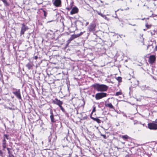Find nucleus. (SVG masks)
Listing matches in <instances>:
<instances>
[{
  "label": "nucleus",
  "mask_w": 157,
  "mask_h": 157,
  "mask_svg": "<svg viewBox=\"0 0 157 157\" xmlns=\"http://www.w3.org/2000/svg\"><path fill=\"white\" fill-rule=\"evenodd\" d=\"M101 136H102L104 139H105L106 138V136L105 135H103L101 134Z\"/></svg>",
  "instance_id": "nucleus-31"
},
{
  "label": "nucleus",
  "mask_w": 157,
  "mask_h": 157,
  "mask_svg": "<svg viewBox=\"0 0 157 157\" xmlns=\"http://www.w3.org/2000/svg\"><path fill=\"white\" fill-rule=\"evenodd\" d=\"M123 36V35H119V36H120V37H121V38L122 37V36Z\"/></svg>",
  "instance_id": "nucleus-47"
},
{
  "label": "nucleus",
  "mask_w": 157,
  "mask_h": 157,
  "mask_svg": "<svg viewBox=\"0 0 157 157\" xmlns=\"http://www.w3.org/2000/svg\"><path fill=\"white\" fill-rule=\"evenodd\" d=\"M150 87L149 86H146V90H150Z\"/></svg>",
  "instance_id": "nucleus-33"
},
{
  "label": "nucleus",
  "mask_w": 157,
  "mask_h": 157,
  "mask_svg": "<svg viewBox=\"0 0 157 157\" xmlns=\"http://www.w3.org/2000/svg\"><path fill=\"white\" fill-rule=\"evenodd\" d=\"M121 93L120 92H116V95L117 96H119L120 95H121Z\"/></svg>",
  "instance_id": "nucleus-27"
},
{
  "label": "nucleus",
  "mask_w": 157,
  "mask_h": 157,
  "mask_svg": "<svg viewBox=\"0 0 157 157\" xmlns=\"http://www.w3.org/2000/svg\"><path fill=\"white\" fill-rule=\"evenodd\" d=\"M2 146L4 150L6 148V144H2Z\"/></svg>",
  "instance_id": "nucleus-28"
},
{
  "label": "nucleus",
  "mask_w": 157,
  "mask_h": 157,
  "mask_svg": "<svg viewBox=\"0 0 157 157\" xmlns=\"http://www.w3.org/2000/svg\"><path fill=\"white\" fill-rule=\"evenodd\" d=\"M133 122L134 124H139L140 123V122H139L138 121L136 120H134Z\"/></svg>",
  "instance_id": "nucleus-26"
},
{
  "label": "nucleus",
  "mask_w": 157,
  "mask_h": 157,
  "mask_svg": "<svg viewBox=\"0 0 157 157\" xmlns=\"http://www.w3.org/2000/svg\"><path fill=\"white\" fill-rule=\"evenodd\" d=\"M71 40H68L67 42V45H68L71 42Z\"/></svg>",
  "instance_id": "nucleus-36"
},
{
  "label": "nucleus",
  "mask_w": 157,
  "mask_h": 157,
  "mask_svg": "<svg viewBox=\"0 0 157 157\" xmlns=\"http://www.w3.org/2000/svg\"><path fill=\"white\" fill-rule=\"evenodd\" d=\"M121 137L124 140H126L129 138V137L127 135L122 136Z\"/></svg>",
  "instance_id": "nucleus-20"
},
{
  "label": "nucleus",
  "mask_w": 157,
  "mask_h": 157,
  "mask_svg": "<svg viewBox=\"0 0 157 157\" xmlns=\"http://www.w3.org/2000/svg\"><path fill=\"white\" fill-rule=\"evenodd\" d=\"M43 10V11L44 13V17L45 18L46 16H47V13L44 10Z\"/></svg>",
  "instance_id": "nucleus-24"
},
{
  "label": "nucleus",
  "mask_w": 157,
  "mask_h": 157,
  "mask_svg": "<svg viewBox=\"0 0 157 157\" xmlns=\"http://www.w3.org/2000/svg\"><path fill=\"white\" fill-rule=\"evenodd\" d=\"M6 139L3 138V139L2 140V144H6Z\"/></svg>",
  "instance_id": "nucleus-29"
},
{
  "label": "nucleus",
  "mask_w": 157,
  "mask_h": 157,
  "mask_svg": "<svg viewBox=\"0 0 157 157\" xmlns=\"http://www.w3.org/2000/svg\"><path fill=\"white\" fill-rule=\"evenodd\" d=\"M153 91H155V92H156V91L155 90H153Z\"/></svg>",
  "instance_id": "nucleus-52"
},
{
  "label": "nucleus",
  "mask_w": 157,
  "mask_h": 157,
  "mask_svg": "<svg viewBox=\"0 0 157 157\" xmlns=\"http://www.w3.org/2000/svg\"><path fill=\"white\" fill-rule=\"evenodd\" d=\"M66 0L67 1V0Z\"/></svg>",
  "instance_id": "nucleus-54"
},
{
  "label": "nucleus",
  "mask_w": 157,
  "mask_h": 157,
  "mask_svg": "<svg viewBox=\"0 0 157 157\" xmlns=\"http://www.w3.org/2000/svg\"><path fill=\"white\" fill-rule=\"evenodd\" d=\"M52 102L54 104L57 105L59 106L62 105L63 103L62 101L58 100L57 98H56L55 100H53Z\"/></svg>",
  "instance_id": "nucleus-7"
},
{
  "label": "nucleus",
  "mask_w": 157,
  "mask_h": 157,
  "mask_svg": "<svg viewBox=\"0 0 157 157\" xmlns=\"http://www.w3.org/2000/svg\"><path fill=\"white\" fill-rule=\"evenodd\" d=\"M107 95V94L106 93L103 92L95 94V98L96 100H98L106 97Z\"/></svg>",
  "instance_id": "nucleus-2"
},
{
  "label": "nucleus",
  "mask_w": 157,
  "mask_h": 157,
  "mask_svg": "<svg viewBox=\"0 0 157 157\" xmlns=\"http://www.w3.org/2000/svg\"><path fill=\"white\" fill-rule=\"evenodd\" d=\"M59 107L62 110V111L64 112H65V109H64L63 108V107L62 106V105H60V106H59Z\"/></svg>",
  "instance_id": "nucleus-25"
},
{
  "label": "nucleus",
  "mask_w": 157,
  "mask_h": 157,
  "mask_svg": "<svg viewBox=\"0 0 157 157\" xmlns=\"http://www.w3.org/2000/svg\"><path fill=\"white\" fill-rule=\"evenodd\" d=\"M57 139V136L56 135H52L49 137V142L52 141V142L55 141Z\"/></svg>",
  "instance_id": "nucleus-10"
},
{
  "label": "nucleus",
  "mask_w": 157,
  "mask_h": 157,
  "mask_svg": "<svg viewBox=\"0 0 157 157\" xmlns=\"http://www.w3.org/2000/svg\"><path fill=\"white\" fill-rule=\"evenodd\" d=\"M8 157H15L12 154L9 155Z\"/></svg>",
  "instance_id": "nucleus-30"
},
{
  "label": "nucleus",
  "mask_w": 157,
  "mask_h": 157,
  "mask_svg": "<svg viewBox=\"0 0 157 157\" xmlns=\"http://www.w3.org/2000/svg\"><path fill=\"white\" fill-rule=\"evenodd\" d=\"M6 149H7V150L8 151V153L9 155L11 154L12 153V152H11L10 151V150H11V148H9V147H7V148H6Z\"/></svg>",
  "instance_id": "nucleus-22"
},
{
  "label": "nucleus",
  "mask_w": 157,
  "mask_h": 157,
  "mask_svg": "<svg viewBox=\"0 0 157 157\" xmlns=\"http://www.w3.org/2000/svg\"><path fill=\"white\" fill-rule=\"evenodd\" d=\"M105 15H104L103 14H102L101 16L102 17H105Z\"/></svg>",
  "instance_id": "nucleus-42"
},
{
  "label": "nucleus",
  "mask_w": 157,
  "mask_h": 157,
  "mask_svg": "<svg viewBox=\"0 0 157 157\" xmlns=\"http://www.w3.org/2000/svg\"><path fill=\"white\" fill-rule=\"evenodd\" d=\"M148 126L150 129H157V124L155 123H150L148 124Z\"/></svg>",
  "instance_id": "nucleus-4"
},
{
  "label": "nucleus",
  "mask_w": 157,
  "mask_h": 157,
  "mask_svg": "<svg viewBox=\"0 0 157 157\" xmlns=\"http://www.w3.org/2000/svg\"><path fill=\"white\" fill-rule=\"evenodd\" d=\"M53 4L56 7H59L61 5V0H55Z\"/></svg>",
  "instance_id": "nucleus-6"
},
{
  "label": "nucleus",
  "mask_w": 157,
  "mask_h": 157,
  "mask_svg": "<svg viewBox=\"0 0 157 157\" xmlns=\"http://www.w3.org/2000/svg\"><path fill=\"white\" fill-rule=\"evenodd\" d=\"M149 26L147 25H146V27H147V28H149Z\"/></svg>",
  "instance_id": "nucleus-44"
},
{
  "label": "nucleus",
  "mask_w": 157,
  "mask_h": 157,
  "mask_svg": "<svg viewBox=\"0 0 157 157\" xmlns=\"http://www.w3.org/2000/svg\"><path fill=\"white\" fill-rule=\"evenodd\" d=\"M155 122L157 123V119H156L155 121Z\"/></svg>",
  "instance_id": "nucleus-45"
},
{
  "label": "nucleus",
  "mask_w": 157,
  "mask_h": 157,
  "mask_svg": "<svg viewBox=\"0 0 157 157\" xmlns=\"http://www.w3.org/2000/svg\"><path fill=\"white\" fill-rule=\"evenodd\" d=\"M50 114L51 115L50 116L51 121L52 122H54L55 121V120L54 117V115L53 113V112L52 110H50Z\"/></svg>",
  "instance_id": "nucleus-14"
},
{
  "label": "nucleus",
  "mask_w": 157,
  "mask_h": 157,
  "mask_svg": "<svg viewBox=\"0 0 157 157\" xmlns=\"http://www.w3.org/2000/svg\"><path fill=\"white\" fill-rule=\"evenodd\" d=\"M96 25L95 24H91L88 27L90 31L94 32L95 30Z\"/></svg>",
  "instance_id": "nucleus-8"
},
{
  "label": "nucleus",
  "mask_w": 157,
  "mask_h": 157,
  "mask_svg": "<svg viewBox=\"0 0 157 157\" xmlns=\"http://www.w3.org/2000/svg\"><path fill=\"white\" fill-rule=\"evenodd\" d=\"M88 24H89V23L88 22H87L86 23V25H88Z\"/></svg>",
  "instance_id": "nucleus-50"
},
{
  "label": "nucleus",
  "mask_w": 157,
  "mask_h": 157,
  "mask_svg": "<svg viewBox=\"0 0 157 157\" xmlns=\"http://www.w3.org/2000/svg\"><path fill=\"white\" fill-rule=\"evenodd\" d=\"M3 154V153L2 151L1 150H0V155L1 156H2Z\"/></svg>",
  "instance_id": "nucleus-32"
},
{
  "label": "nucleus",
  "mask_w": 157,
  "mask_h": 157,
  "mask_svg": "<svg viewBox=\"0 0 157 157\" xmlns=\"http://www.w3.org/2000/svg\"><path fill=\"white\" fill-rule=\"evenodd\" d=\"M125 157H129V155H126Z\"/></svg>",
  "instance_id": "nucleus-40"
},
{
  "label": "nucleus",
  "mask_w": 157,
  "mask_h": 157,
  "mask_svg": "<svg viewBox=\"0 0 157 157\" xmlns=\"http://www.w3.org/2000/svg\"><path fill=\"white\" fill-rule=\"evenodd\" d=\"M52 21H48V22H52Z\"/></svg>",
  "instance_id": "nucleus-49"
},
{
  "label": "nucleus",
  "mask_w": 157,
  "mask_h": 157,
  "mask_svg": "<svg viewBox=\"0 0 157 157\" xmlns=\"http://www.w3.org/2000/svg\"><path fill=\"white\" fill-rule=\"evenodd\" d=\"M104 18L105 19L107 20H109V19L107 18V17H106V16L105 15V17H104Z\"/></svg>",
  "instance_id": "nucleus-37"
},
{
  "label": "nucleus",
  "mask_w": 157,
  "mask_h": 157,
  "mask_svg": "<svg viewBox=\"0 0 157 157\" xmlns=\"http://www.w3.org/2000/svg\"><path fill=\"white\" fill-rule=\"evenodd\" d=\"M33 66V63H28L26 65V67L28 68V69L30 70L31 67Z\"/></svg>",
  "instance_id": "nucleus-15"
},
{
  "label": "nucleus",
  "mask_w": 157,
  "mask_h": 157,
  "mask_svg": "<svg viewBox=\"0 0 157 157\" xmlns=\"http://www.w3.org/2000/svg\"><path fill=\"white\" fill-rule=\"evenodd\" d=\"M150 47H152L153 48V46H152L151 45H148L147 46V49H148V48H149Z\"/></svg>",
  "instance_id": "nucleus-39"
},
{
  "label": "nucleus",
  "mask_w": 157,
  "mask_h": 157,
  "mask_svg": "<svg viewBox=\"0 0 157 157\" xmlns=\"http://www.w3.org/2000/svg\"><path fill=\"white\" fill-rule=\"evenodd\" d=\"M117 81L119 82H121V79L122 78L120 77H118L117 78Z\"/></svg>",
  "instance_id": "nucleus-23"
},
{
  "label": "nucleus",
  "mask_w": 157,
  "mask_h": 157,
  "mask_svg": "<svg viewBox=\"0 0 157 157\" xmlns=\"http://www.w3.org/2000/svg\"><path fill=\"white\" fill-rule=\"evenodd\" d=\"M144 19H145L144 18H143V19H142V20H144Z\"/></svg>",
  "instance_id": "nucleus-51"
},
{
  "label": "nucleus",
  "mask_w": 157,
  "mask_h": 157,
  "mask_svg": "<svg viewBox=\"0 0 157 157\" xmlns=\"http://www.w3.org/2000/svg\"><path fill=\"white\" fill-rule=\"evenodd\" d=\"M141 89L142 90H146V85H143L140 86Z\"/></svg>",
  "instance_id": "nucleus-21"
},
{
  "label": "nucleus",
  "mask_w": 157,
  "mask_h": 157,
  "mask_svg": "<svg viewBox=\"0 0 157 157\" xmlns=\"http://www.w3.org/2000/svg\"><path fill=\"white\" fill-rule=\"evenodd\" d=\"M95 107H94V109H93V110H92V112L91 113V114H92L94 112H95Z\"/></svg>",
  "instance_id": "nucleus-35"
},
{
  "label": "nucleus",
  "mask_w": 157,
  "mask_h": 157,
  "mask_svg": "<svg viewBox=\"0 0 157 157\" xmlns=\"http://www.w3.org/2000/svg\"><path fill=\"white\" fill-rule=\"evenodd\" d=\"M3 138L7 140H9L10 139L9 136L7 134H4L3 136Z\"/></svg>",
  "instance_id": "nucleus-19"
},
{
  "label": "nucleus",
  "mask_w": 157,
  "mask_h": 157,
  "mask_svg": "<svg viewBox=\"0 0 157 157\" xmlns=\"http://www.w3.org/2000/svg\"><path fill=\"white\" fill-rule=\"evenodd\" d=\"M155 57L154 55H151L150 56L149 61L150 63H154L155 60Z\"/></svg>",
  "instance_id": "nucleus-9"
},
{
  "label": "nucleus",
  "mask_w": 157,
  "mask_h": 157,
  "mask_svg": "<svg viewBox=\"0 0 157 157\" xmlns=\"http://www.w3.org/2000/svg\"><path fill=\"white\" fill-rule=\"evenodd\" d=\"M71 8H67V9L68 10H70L71 9Z\"/></svg>",
  "instance_id": "nucleus-46"
},
{
  "label": "nucleus",
  "mask_w": 157,
  "mask_h": 157,
  "mask_svg": "<svg viewBox=\"0 0 157 157\" xmlns=\"http://www.w3.org/2000/svg\"><path fill=\"white\" fill-rule=\"evenodd\" d=\"M129 8H128L127 9H126V10H127V9H129Z\"/></svg>",
  "instance_id": "nucleus-53"
},
{
  "label": "nucleus",
  "mask_w": 157,
  "mask_h": 157,
  "mask_svg": "<svg viewBox=\"0 0 157 157\" xmlns=\"http://www.w3.org/2000/svg\"><path fill=\"white\" fill-rule=\"evenodd\" d=\"M38 58V57L37 56H35L34 57V59H37Z\"/></svg>",
  "instance_id": "nucleus-38"
},
{
  "label": "nucleus",
  "mask_w": 157,
  "mask_h": 157,
  "mask_svg": "<svg viewBox=\"0 0 157 157\" xmlns=\"http://www.w3.org/2000/svg\"><path fill=\"white\" fill-rule=\"evenodd\" d=\"M78 11V10L76 7H75L73 8L71 11L70 12V13L71 14H73L76 13H77Z\"/></svg>",
  "instance_id": "nucleus-11"
},
{
  "label": "nucleus",
  "mask_w": 157,
  "mask_h": 157,
  "mask_svg": "<svg viewBox=\"0 0 157 157\" xmlns=\"http://www.w3.org/2000/svg\"><path fill=\"white\" fill-rule=\"evenodd\" d=\"M105 106L111 109H114V107L111 103L105 104Z\"/></svg>",
  "instance_id": "nucleus-17"
},
{
  "label": "nucleus",
  "mask_w": 157,
  "mask_h": 157,
  "mask_svg": "<svg viewBox=\"0 0 157 157\" xmlns=\"http://www.w3.org/2000/svg\"><path fill=\"white\" fill-rule=\"evenodd\" d=\"M155 50L157 51V45L155 46Z\"/></svg>",
  "instance_id": "nucleus-43"
},
{
  "label": "nucleus",
  "mask_w": 157,
  "mask_h": 157,
  "mask_svg": "<svg viewBox=\"0 0 157 157\" xmlns=\"http://www.w3.org/2000/svg\"><path fill=\"white\" fill-rule=\"evenodd\" d=\"M97 13L98 15H100L101 16L102 15V14L100 12H98Z\"/></svg>",
  "instance_id": "nucleus-34"
},
{
  "label": "nucleus",
  "mask_w": 157,
  "mask_h": 157,
  "mask_svg": "<svg viewBox=\"0 0 157 157\" xmlns=\"http://www.w3.org/2000/svg\"><path fill=\"white\" fill-rule=\"evenodd\" d=\"M90 118L94 120V121L97 122L98 123H100L101 122V120L100 119H98V118H95L92 117L91 115L90 116Z\"/></svg>",
  "instance_id": "nucleus-18"
},
{
  "label": "nucleus",
  "mask_w": 157,
  "mask_h": 157,
  "mask_svg": "<svg viewBox=\"0 0 157 157\" xmlns=\"http://www.w3.org/2000/svg\"><path fill=\"white\" fill-rule=\"evenodd\" d=\"M4 3V6H10V4L7 2V0H1Z\"/></svg>",
  "instance_id": "nucleus-16"
},
{
  "label": "nucleus",
  "mask_w": 157,
  "mask_h": 157,
  "mask_svg": "<svg viewBox=\"0 0 157 157\" xmlns=\"http://www.w3.org/2000/svg\"><path fill=\"white\" fill-rule=\"evenodd\" d=\"M129 25H133V26H135V25H135V24H134V25H132V24H129Z\"/></svg>",
  "instance_id": "nucleus-48"
},
{
  "label": "nucleus",
  "mask_w": 157,
  "mask_h": 157,
  "mask_svg": "<svg viewBox=\"0 0 157 157\" xmlns=\"http://www.w3.org/2000/svg\"><path fill=\"white\" fill-rule=\"evenodd\" d=\"M133 86H136L139 84V81L135 79H134L131 82Z\"/></svg>",
  "instance_id": "nucleus-12"
},
{
  "label": "nucleus",
  "mask_w": 157,
  "mask_h": 157,
  "mask_svg": "<svg viewBox=\"0 0 157 157\" xmlns=\"http://www.w3.org/2000/svg\"><path fill=\"white\" fill-rule=\"evenodd\" d=\"M13 94L16 96L17 98L19 99H21V97L20 89L13 88Z\"/></svg>",
  "instance_id": "nucleus-3"
},
{
  "label": "nucleus",
  "mask_w": 157,
  "mask_h": 157,
  "mask_svg": "<svg viewBox=\"0 0 157 157\" xmlns=\"http://www.w3.org/2000/svg\"><path fill=\"white\" fill-rule=\"evenodd\" d=\"M92 86L95 90L100 92L106 91L108 88V86L105 85L97 83L93 84Z\"/></svg>",
  "instance_id": "nucleus-1"
},
{
  "label": "nucleus",
  "mask_w": 157,
  "mask_h": 157,
  "mask_svg": "<svg viewBox=\"0 0 157 157\" xmlns=\"http://www.w3.org/2000/svg\"><path fill=\"white\" fill-rule=\"evenodd\" d=\"M71 155L69 154L66 157H71Z\"/></svg>",
  "instance_id": "nucleus-41"
},
{
  "label": "nucleus",
  "mask_w": 157,
  "mask_h": 157,
  "mask_svg": "<svg viewBox=\"0 0 157 157\" xmlns=\"http://www.w3.org/2000/svg\"><path fill=\"white\" fill-rule=\"evenodd\" d=\"M81 35V33H80V34H74V35H72L71 36V37L69 38V40H71V41L72 40H73L74 39L79 36L80 35Z\"/></svg>",
  "instance_id": "nucleus-13"
},
{
  "label": "nucleus",
  "mask_w": 157,
  "mask_h": 157,
  "mask_svg": "<svg viewBox=\"0 0 157 157\" xmlns=\"http://www.w3.org/2000/svg\"><path fill=\"white\" fill-rule=\"evenodd\" d=\"M28 29V28L24 24H22V27L20 32V35L21 36L24 34L25 32Z\"/></svg>",
  "instance_id": "nucleus-5"
}]
</instances>
